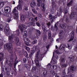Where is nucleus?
I'll use <instances>...</instances> for the list:
<instances>
[{
    "instance_id": "obj_7",
    "label": "nucleus",
    "mask_w": 77,
    "mask_h": 77,
    "mask_svg": "<svg viewBox=\"0 0 77 77\" xmlns=\"http://www.w3.org/2000/svg\"><path fill=\"white\" fill-rule=\"evenodd\" d=\"M52 8L50 10V11L52 14L54 13V8L57 9V6L56 5V4L54 2H52Z\"/></svg>"
},
{
    "instance_id": "obj_12",
    "label": "nucleus",
    "mask_w": 77,
    "mask_h": 77,
    "mask_svg": "<svg viewBox=\"0 0 77 77\" xmlns=\"http://www.w3.org/2000/svg\"><path fill=\"white\" fill-rule=\"evenodd\" d=\"M11 11V8L9 7H6L5 8L4 12L5 13H7L8 12H10Z\"/></svg>"
},
{
    "instance_id": "obj_49",
    "label": "nucleus",
    "mask_w": 77,
    "mask_h": 77,
    "mask_svg": "<svg viewBox=\"0 0 77 77\" xmlns=\"http://www.w3.org/2000/svg\"><path fill=\"white\" fill-rule=\"evenodd\" d=\"M36 25L39 27H40V24L38 22H36Z\"/></svg>"
},
{
    "instance_id": "obj_22",
    "label": "nucleus",
    "mask_w": 77,
    "mask_h": 77,
    "mask_svg": "<svg viewBox=\"0 0 77 77\" xmlns=\"http://www.w3.org/2000/svg\"><path fill=\"white\" fill-rule=\"evenodd\" d=\"M68 58L69 59V61L70 62H73L74 61V59L72 58V57H69Z\"/></svg>"
},
{
    "instance_id": "obj_28",
    "label": "nucleus",
    "mask_w": 77,
    "mask_h": 77,
    "mask_svg": "<svg viewBox=\"0 0 77 77\" xmlns=\"http://www.w3.org/2000/svg\"><path fill=\"white\" fill-rule=\"evenodd\" d=\"M49 18L51 20H52V21L53 20V16L51 14H50L49 15Z\"/></svg>"
},
{
    "instance_id": "obj_35",
    "label": "nucleus",
    "mask_w": 77,
    "mask_h": 77,
    "mask_svg": "<svg viewBox=\"0 0 77 77\" xmlns=\"http://www.w3.org/2000/svg\"><path fill=\"white\" fill-rule=\"evenodd\" d=\"M24 63L26 64L27 61V60L26 58H24L23 59Z\"/></svg>"
},
{
    "instance_id": "obj_37",
    "label": "nucleus",
    "mask_w": 77,
    "mask_h": 77,
    "mask_svg": "<svg viewBox=\"0 0 77 77\" xmlns=\"http://www.w3.org/2000/svg\"><path fill=\"white\" fill-rule=\"evenodd\" d=\"M24 35L26 37L27 36V32L26 31L24 32Z\"/></svg>"
},
{
    "instance_id": "obj_18",
    "label": "nucleus",
    "mask_w": 77,
    "mask_h": 77,
    "mask_svg": "<svg viewBox=\"0 0 77 77\" xmlns=\"http://www.w3.org/2000/svg\"><path fill=\"white\" fill-rule=\"evenodd\" d=\"M36 34L37 35L39 36L41 34V32L38 29L36 30Z\"/></svg>"
},
{
    "instance_id": "obj_39",
    "label": "nucleus",
    "mask_w": 77,
    "mask_h": 77,
    "mask_svg": "<svg viewBox=\"0 0 77 77\" xmlns=\"http://www.w3.org/2000/svg\"><path fill=\"white\" fill-rule=\"evenodd\" d=\"M51 38V33H48V39H50Z\"/></svg>"
},
{
    "instance_id": "obj_45",
    "label": "nucleus",
    "mask_w": 77,
    "mask_h": 77,
    "mask_svg": "<svg viewBox=\"0 0 77 77\" xmlns=\"http://www.w3.org/2000/svg\"><path fill=\"white\" fill-rule=\"evenodd\" d=\"M34 51L33 50H31V51L30 53V54L32 55H33V54L34 53Z\"/></svg>"
},
{
    "instance_id": "obj_1",
    "label": "nucleus",
    "mask_w": 77,
    "mask_h": 77,
    "mask_svg": "<svg viewBox=\"0 0 77 77\" xmlns=\"http://www.w3.org/2000/svg\"><path fill=\"white\" fill-rule=\"evenodd\" d=\"M13 34H12L11 36L8 37V40L10 42L9 44L7 43L4 46V49L5 50L7 49L8 51L10 53H13V49L12 48V43H14V42L13 41Z\"/></svg>"
},
{
    "instance_id": "obj_14",
    "label": "nucleus",
    "mask_w": 77,
    "mask_h": 77,
    "mask_svg": "<svg viewBox=\"0 0 77 77\" xmlns=\"http://www.w3.org/2000/svg\"><path fill=\"white\" fill-rule=\"evenodd\" d=\"M70 69L72 71H75L76 69V67L72 65L70 67Z\"/></svg>"
},
{
    "instance_id": "obj_29",
    "label": "nucleus",
    "mask_w": 77,
    "mask_h": 77,
    "mask_svg": "<svg viewBox=\"0 0 77 77\" xmlns=\"http://www.w3.org/2000/svg\"><path fill=\"white\" fill-rule=\"evenodd\" d=\"M21 5H18L17 7H16L15 8V9L16 8H17L18 10H20L21 9Z\"/></svg>"
},
{
    "instance_id": "obj_62",
    "label": "nucleus",
    "mask_w": 77,
    "mask_h": 77,
    "mask_svg": "<svg viewBox=\"0 0 77 77\" xmlns=\"http://www.w3.org/2000/svg\"><path fill=\"white\" fill-rule=\"evenodd\" d=\"M32 55L31 54H29V57H28L29 58H31L32 57Z\"/></svg>"
},
{
    "instance_id": "obj_31",
    "label": "nucleus",
    "mask_w": 77,
    "mask_h": 77,
    "mask_svg": "<svg viewBox=\"0 0 77 77\" xmlns=\"http://www.w3.org/2000/svg\"><path fill=\"white\" fill-rule=\"evenodd\" d=\"M43 40H44V41H45L46 40H47V35H43Z\"/></svg>"
},
{
    "instance_id": "obj_40",
    "label": "nucleus",
    "mask_w": 77,
    "mask_h": 77,
    "mask_svg": "<svg viewBox=\"0 0 77 77\" xmlns=\"http://www.w3.org/2000/svg\"><path fill=\"white\" fill-rule=\"evenodd\" d=\"M35 22H33V21H32L30 23V24L32 25L33 26H35V23H34Z\"/></svg>"
},
{
    "instance_id": "obj_3",
    "label": "nucleus",
    "mask_w": 77,
    "mask_h": 77,
    "mask_svg": "<svg viewBox=\"0 0 77 77\" xmlns=\"http://www.w3.org/2000/svg\"><path fill=\"white\" fill-rule=\"evenodd\" d=\"M77 17V14L76 13V12H73L70 15V18L69 17H66V22L67 23H70L71 22L70 19H74L75 18H76Z\"/></svg>"
},
{
    "instance_id": "obj_46",
    "label": "nucleus",
    "mask_w": 77,
    "mask_h": 77,
    "mask_svg": "<svg viewBox=\"0 0 77 77\" xmlns=\"http://www.w3.org/2000/svg\"><path fill=\"white\" fill-rule=\"evenodd\" d=\"M18 62H15L14 64V68L15 69L16 68V65L17 64Z\"/></svg>"
},
{
    "instance_id": "obj_32",
    "label": "nucleus",
    "mask_w": 77,
    "mask_h": 77,
    "mask_svg": "<svg viewBox=\"0 0 77 77\" xmlns=\"http://www.w3.org/2000/svg\"><path fill=\"white\" fill-rule=\"evenodd\" d=\"M16 31V35L17 36H18L19 35H20V30L18 29Z\"/></svg>"
},
{
    "instance_id": "obj_41",
    "label": "nucleus",
    "mask_w": 77,
    "mask_h": 77,
    "mask_svg": "<svg viewBox=\"0 0 77 77\" xmlns=\"http://www.w3.org/2000/svg\"><path fill=\"white\" fill-rule=\"evenodd\" d=\"M67 66V64H63L62 65L61 67L62 68H64L65 67H66Z\"/></svg>"
},
{
    "instance_id": "obj_52",
    "label": "nucleus",
    "mask_w": 77,
    "mask_h": 77,
    "mask_svg": "<svg viewBox=\"0 0 77 77\" xmlns=\"http://www.w3.org/2000/svg\"><path fill=\"white\" fill-rule=\"evenodd\" d=\"M74 51L76 52H77V45L74 48Z\"/></svg>"
},
{
    "instance_id": "obj_44",
    "label": "nucleus",
    "mask_w": 77,
    "mask_h": 77,
    "mask_svg": "<svg viewBox=\"0 0 77 77\" xmlns=\"http://www.w3.org/2000/svg\"><path fill=\"white\" fill-rule=\"evenodd\" d=\"M32 11H33V12L34 13V14H37V12L36 11H35V10L32 9Z\"/></svg>"
},
{
    "instance_id": "obj_34",
    "label": "nucleus",
    "mask_w": 77,
    "mask_h": 77,
    "mask_svg": "<svg viewBox=\"0 0 77 77\" xmlns=\"http://www.w3.org/2000/svg\"><path fill=\"white\" fill-rule=\"evenodd\" d=\"M54 28L56 29V30L57 31L58 30V28L56 24H55L54 25Z\"/></svg>"
},
{
    "instance_id": "obj_43",
    "label": "nucleus",
    "mask_w": 77,
    "mask_h": 77,
    "mask_svg": "<svg viewBox=\"0 0 77 77\" xmlns=\"http://www.w3.org/2000/svg\"><path fill=\"white\" fill-rule=\"evenodd\" d=\"M61 28L63 29H65L66 28V26L64 24H63L62 26H61Z\"/></svg>"
},
{
    "instance_id": "obj_15",
    "label": "nucleus",
    "mask_w": 77,
    "mask_h": 77,
    "mask_svg": "<svg viewBox=\"0 0 77 77\" xmlns=\"http://www.w3.org/2000/svg\"><path fill=\"white\" fill-rule=\"evenodd\" d=\"M41 7L42 8V11L45 12V6L44 3H43L41 5Z\"/></svg>"
},
{
    "instance_id": "obj_48",
    "label": "nucleus",
    "mask_w": 77,
    "mask_h": 77,
    "mask_svg": "<svg viewBox=\"0 0 77 77\" xmlns=\"http://www.w3.org/2000/svg\"><path fill=\"white\" fill-rule=\"evenodd\" d=\"M51 72L52 73L53 75H55L56 74V73L55 71L53 70L51 71Z\"/></svg>"
},
{
    "instance_id": "obj_20",
    "label": "nucleus",
    "mask_w": 77,
    "mask_h": 77,
    "mask_svg": "<svg viewBox=\"0 0 77 77\" xmlns=\"http://www.w3.org/2000/svg\"><path fill=\"white\" fill-rule=\"evenodd\" d=\"M19 28L20 29L21 33L23 32V28L21 26L19 25Z\"/></svg>"
},
{
    "instance_id": "obj_4",
    "label": "nucleus",
    "mask_w": 77,
    "mask_h": 77,
    "mask_svg": "<svg viewBox=\"0 0 77 77\" xmlns=\"http://www.w3.org/2000/svg\"><path fill=\"white\" fill-rule=\"evenodd\" d=\"M13 13L14 14H13V17L15 19H17L19 17L18 14L19 13L18 11L16 10L15 8H14L13 11H12Z\"/></svg>"
},
{
    "instance_id": "obj_2",
    "label": "nucleus",
    "mask_w": 77,
    "mask_h": 77,
    "mask_svg": "<svg viewBox=\"0 0 77 77\" xmlns=\"http://www.w3.org/2000/svg\"><path fill=\"white\" fill-rule=\"evenodd\" d=\"M39 54V52L37 51L36 55H35V65L38 67H39L40 66L39 65V61L42 60L43 57L42 56L43 54Z\"/></svg>"
},
{
    "instance_id": "obj_50",
    "label": "nucleus",
    "mask_w": 77,
    "mask_h": 77,
    "mask_svg": "<svg viewBox=\"0 0 77 77\" xmlns=\"http://www.w3.org/2000/svg\"><path fill=\"white\" fill-rule=\"evenodd\" d=\"M53 62L54 64H55L57 63V60H56L55 59L53 60Z\"/></svg>"
},
{
    "instance_id": "obj_47",
    "label": "nucleus",
    "mask_w": 77,
    "mask_h": 77,
    "mask_svg": "<svg viewBox=\"0 0 77 77\" xmlns=\"http://www.w3.org/2000/svg\"><path fill=\"white\" fill-rule=\"evenodd\" d=\"M46 25L48 26H50L51 25V22H49L47 23H46Z\"/></svg>"
},
{
    "instance_id": "obj_54",
    "label": "nucleus",
    "mask_w": 77,
    "mask_h": 77,
    "mask_svg": "<svg viewBox=\"0 0 77 77\" xmlns=\"http://www.w3.org/2000/svg\"><path fill=\"white\" fill-rule=\"evenodd\" d=\"M37 2L38 3H42V1L41 0H37Z\"/></svg>"
},
{
    "instance_id": "obj_10",
    "label": "nucleus",
    "mask_w": 77,
    "mask_h": 77,
    "mask_svg": "<svg viewBox=\"0 0 77 77\" xmlns=\"http://www.w3.org/2000/svg\"><path fill=\"white\" fill-rule=\"evenodd\" d=\"M14 41L15 42L16 44L18 46H20L21 45V42L20 41V39L17 37H15Z\"/></svg>"
},
{
    "instance_id": "obj_36",
    "label": "nucleus",
    "mask_w": 77,
    "mask_h": 77,
    "mask_svg": "<svg viewBox=\"0 0 77 77\" xmlns=\"http://www.w3.org/2000/svg\"><path fill=\"white\" fill-rule=\"evenodd\" d=\"M45 72H44L43 73V76L44 77H45L47 76V75L48 74V72H46V73L45 74Z\"/></svg>"
},
{
    "instance_id": "obj_25",
    "label": "nucleus",
    "mask_w": 77,
    "mask_h": 77,
    "mask_svg": "<svg viewBox=\"0 0 77 77\" xmlns=\"http://www.w3.org/2000/svg\"><path fill=\"white\" fill-rule=\"evenodd\" d=\"M4 26L3 25L0 24V30L2 31L4 29Z\"/></svg>"
},
{
    "instance_id": "obj_59",
    "label": "nucleus",
    "mask_w": 77,
    "mask_h": 77,
    "mask_svg": "<svg viewBox=\"0 0 77 77\" xmlns=\"http://www.w3.org/2000/svg\"><path fill=\"white\" fill-rule=\"evenodd\" d=\"M17 57H16L15 58V62H18V61L17 60Z\"/></svg>"
},
{
    "instance_id": "obj_24",
    "label": "nucleus",
    "mask_w": 77,
    "mask_h": 77,
    "mask_svg": "<svg viewBox=\"0 0 77 77\" xmlns=\"http://www.w3.org/2000/svg\"><path fill=\"white\" fill-rule=\"evenodd\" d=\"M38 70V68L37 67H33L32 68V72H33L34 71H33V70L34 71H35L36 70Z\"/></svg>"
},
{
    "instance_id": "obj_57",
    "label": "nucleus",
    "mask_w": 77,
    "mask_h": 77,
    "mask_svg": "<svg viewBox=\"0 0 77 77\" xmlns=\"http://www.w3.org/2000/svg\"><path fill=\"white\" fill-rule=\"evenodd\" d=\"M11 20V18H9L8 19L7 21L8 22H10Z\"/></svg>"
},
{
    "instance_id": "obj_6",
    "label": "nucleus",
    "mask_w": 77,
    "mask_h": 77,
    "mask_svg": "<svg viewBox=\"0 0 77 77\" xmlns=\"http://www.w3.org/2000/svg\"><path fill=\"white\" fill-rule=\"evenodd\" d=\"M14 59V56L13 55L10 56V60H7L6 62V63L8 65L11 66L12 65L11 63L13 62Z\"/></svg>"
},
{
    "instance_id": "obj_58",
    "label": "nucleus",
    "mask_w": 77,
    "mask_h": 77,
    "mask_svg": "<svg viewBox=\"0 0 77 77\" xmlns=\"http://www.w3.org/2000/svg\"><path fill=\"white\" fill-rule=\"evenodd\" d=\"M31 21L32 22H35V20L33 18H32V19L31 20Z\"/></svg>"
},
{
    "instance_id": "obj_56",
    "label": "nucleus",
    "mask_w": 77,
    "mask_h": 77,
    "mask_svg": "<svg viewBox=\"0 0 77 77\" xmlns=\"http://www.w3.org/2000/svg\"><path fill=\"white\" fill-rule=\"evenodd\" d=\"M28 75L29 76H30V77H34V76H33L31 77V76H32V74L31 73H28Z\"/></svg>"
},
{
    "instance_id": "obj_23",
    "label": "nucleus",
    "mask_w": 77,
    "mask_h": 77,
    "mask_svg": "<svg viewBox=\"0 0 77 77\" xmlns=\"http://www.w3.org/2000/svg\"><path fill=\"white\" fill-rule=\"evenodd\" d=\"M64 31L63 30H61L60 32L59 33V36L61 38L62 36V35L63 34Z\"/></svg>"
},
{
    "instance_id": "obj_11",
    "label": "nucleus",
    "mask_w": 77,
    "mask_h": 77,
    "mask_svg": "<svg viewBox=\"0 0 77 77\" xmlns=\"http://www.w3.org/2000/svg\"><path fill=\"white\" fill-rule=\"evenodd\" d=\"M70 36H71V37L70 38V39L69 40V42H70L71 41H72L74 39V31H72L71 33H70Z\"/></svg>"
},
{
    "instance_id": "obj_8",
    "label": "nucleus",
    "mask_w": 77,
    "mask_h": 77,
    "mask_svg": "<svg viewBox=\"0 0 77 77\" xmlns=\"http://www.w3.org/2000/svg\"><path fill=\"white\" fill-rule=\"evenodd\" d=\"M63 11V9L62 8H60V9L59 10V13L58 12H57V14H56V16H54L53 17V18L54 19H55V18H57V16H58V17H60V16H61V13L62 12V11Z\"/></svg>"
},
{
    "instance_id": "obj_21",
    "label": "nucleus",
    "mask_w": 77,
    "mask_h": 77,
    "mask_svg": "<svg viewBox=\"0 0 77 77\" xmlns=\"http://www.w3.org/2000/svg\"><path fill=\"white\" fill-rule=\"evenodd\" d=\"M72 3H73L72 0L70 1L69 3H67V6L69 7H70V6H71L72 5Z\"/></svg>"
},
{
    "instance_id": "obj_5",
    "label": "nucleus",
    "mask_w": 77,
    "mask_h": 77,
    "mask_svg": "<svg viewBox=\"0 0 77 77\" xmlns=\"http://www.w3.org/2000/svg\"><path fill=\"white\" fill-rule=\"evenodd\" d=\"M34 17V19L35 21L36 22H37V21H38V17L37 16H36L35 17V15H34L32 13H28V15H26V17L27 18H29V17Z\"/></svg>"
},
{
    "instance_id": "obj_38",
    "label": "nucleus",
    "mask_w": 77,
    "mask_h": 77,
    "mask_svg": "<svg viewBox=\"0 0 77 77\" xmlns=\"http://www.w3.org/2000/svg\"><path fill=\"white\" fill-rule=\"evenodd\" d=\"M64 58L63 57H62L61 59V61L60 62L61 63H63L64 62Z\"/></svg>"
},
{
    "instance_id": "obj_55",
    "label": "nucleus",
    "mask_w": 77,
    "mask_h": 77,
    "mask_svg": "<svg viewBox=\"0 0 77 77\" xmlns=\"http://www.w3.org/2000/svg\"><path fill=\"white\" fill-rule=\"evenodd\" d=\"M67 12L68 11L66 9L65 10V11L64 12V14H67Z\"/></svg>"
},
{
    "instance_id": "obj_51",
    "label": "nucleus",
    "mask_w": 77,
    "mask_h": 77,
    "mask_svg": "<svg viewBox=\"0 0 77 77\" xmlns=\"http://www.w3.org/2000/svg\"><path fill=\"white\" fill-rule=\"evenodd\" d=\"M26 42L27 43H29V39L26 38Z\"/></svg>"
},
{
    "instance_id": "obj_19",
    "label": "nucleus",
    "mask_w": 77,
    "mask_h": 77,
    "mask_svg": "<svg viewBox=\"0 0 77 77\" xmlns=\"http://www.w3.org/2000/svg\"><path fill=\"white\" fill-rule=\"evenodd\" d=\"M72 46L70 44H68L66 46L69 50H71L72 48Z\"/></svg>"
},
{
    "instance_id": "obj_53",
    "label": "nucleus",
    "mask_w": 77,
    "mask_h": 77,
    "mask_svg": "<svg viewBox=\"0 0 77 77\" xmlns=\"http://www.w3.org/2000/svg\"><path fill=\"white\" fill-rule=\"evenodd\" d=\"M26 50L27 51H29L30 50V48L27 46L26 47Z\"/></svg>"
},
{
    "instance_id": "obj_61",
    "label": "nucleus",
    "mask_w": 77,
    "mask_h": 77,
    "mask_svg": "<svg viewBox=\"0 0 77 77\" xmlns=\"http://www.w3.org/2000/svg\"><path fill=\"white\" fill-rule=\"evenodd\" d=\"M42 29H43V32H45L46 30V29L44 27H42Z\"/></svg>"
},
{
    "instance_id": "obj_64",
    "label": "nucleus",
    "mask_w": 77,
    "mask_h": 77,
    "mask_svg": "<svg viewBox=\"0 0 77 77\" xmlns=\"http://www.w3.org/2000/svg\"><path fill=\"white\" fill-rule=\"evenodd\" d=\"M0 77H3V75L2 73H1V74H0Z\"/></svg>"
},
{
    "instance_id": "obj_26",
    "label": "nucleus",
    "mask_w": 77,
    "mask_h": 77,
    "mask_svg": "<svg viewBox=\"0 0 77 77\" xmlns=\"http://www.w3.org/2000/svg\"><path fill=\"white\" fill-rule=\"evenodd\" d=\"M67 29L69 30H72V26H67Z\"/></svg>"
},
{
    "instance_id": "obj_9",
    "label": "nucleus",
    "mask_w": 77,
    "mask_h": 77,
    "mask_svg": "<svg viewBox=\"0 0 77 77\" xmlns=\"http://www.w3.org/2000/svg\"><path fill=\"white\" fill-rule=\"evenodd\" d=\"M4 32L5 34L7 35H9L10 31L9 30V28L7 26H5L4 27Z\"/></svg>"
},
{
    "instance_id": "obj_16",
    "label": "nucleus",
    "mask_w": 77,
    "mask_h": 77,
    "mask_svg": "<svg viewBox=\"0 0 77 77\" xmlns=\"http://www.w3.org/2000/svg\"><path fill=\"white\" fill-rule=\"evenodd\" d=\"M30 6L32 8H34V6H36V2H32V3L31 2Z\"/></svg>"
},
{
    "instance_id": "obj_42",
    "label": "nucleus",
    "mask_w": 77,
    "mask_h": 77,
    "mask_svg": "<svg viewBox=\"0 0 77 77\" xmlns=\"http://www.w3.org/2000/svg\"><path fill=\"white\" fill-rule=\"evenodd\" d=\"M37 42V40H34L32 42V44H36V43Z\"/></svg>"
},
{
    "instance_id": "obj_30",
    "label": "nucleus",
    "mask_w": 77,
    "mask_h": 77,
    "mask_svg": "<svg viewBox=\"0 0 77 77\" xmlns=\"http://www.w3.org/2000/svg\"><path fill=\"white\" fill-rule=\"evenodd\" d=\"M64 48H65L64 46H61L59 48V50H64Z\"/></svg>"
},
{
    "instance_id": "obj_17",
    "label": "nucleus",
    "mask_w": 77,
    "mask_h": 77,
    "mask_svg": "<svg viewBox=\"0 0 77 77\" xmlns=\"http://www.w3.org/2000/svg\"><path fill=\"white\" fill-rule=\"evenodd\" d=\"M51 68L52 69H56L57 68V66L56 65H53L51 66Z\"/></svg>"
},
{
    "instance_id": "obj_13",
    "label": "nucleus",
    "mask_w": 77,
    "mask_h": 77,
    "mask_svg": "<svg viewBox=\"0 0 77 77\" xmlns=\"http://www.w3.org/2000/svg\"><path fill=\"white\" fill-rule=\"evenodd\" d=\"M4 54L3 53H0V62L4 59Z\"/></svg>"
},
{
    "instance_id": "obj_27",
    "label": "nucleus",
    "mask_w": 77,
    "mask_h": 77,
    "mask_svg": "<svg viewBox=\"0 0 77 77\" xmlns=\"http://www.w3.org/2000/svg\"><path fill=\"white\" fill-rule=\"evenodd\" d=\"M25 16L24 15H23L22 16H21V20H23L24 19H25V18H26L25 17Z\"/></svg>"
},
{
    "instance_id": "obj_60",
    "label": "nucleus",
    "mask_w": 77,
    "mask_h": 77,
    "mask_svg": "<svg viewBox=\"0 0 77 77\" xmlns=\"http://www.w3.org/2000/svg\"><path fill=\"white\" fill-rule=\"evenodd\" d=\"M55 58L56 59V60H58V59L59 58V57L57 56H56L55 57Z\"/></svg>"
},
{
    "instance_id": "obj_63",
    "label": "nucleus",
    "mask_w": 77,
    "mask_h": 77,
    "mask_svg": "<svg viewBox=\"0 0 77 77\" xmlns=\"http://www.w3.org/2000/svg\"><path fill=\"white\" fill-rule=\"evenodd\" d=\"M37 46H35L34 47V48H35V50H37Z\"/></svg>"
},
{
    "instance_id": "obj_33",
    "label": "nucleus",
    "mask_w": 77,
    "mask_h": 77,
    "mask_svg": "<svg viewBox=\"0 0 77 77\" xmlns=\"http://www.w3.org/2000/svg\"><path fill=\"white\" fill-rule=\"evenodd\" d=\"M24 10L27 11L28 10V7L27 6H24L23 9Z\"/></svg>"
}]
</instances>
